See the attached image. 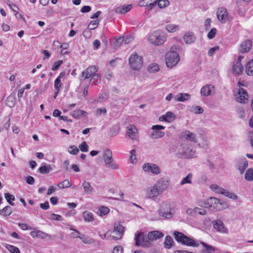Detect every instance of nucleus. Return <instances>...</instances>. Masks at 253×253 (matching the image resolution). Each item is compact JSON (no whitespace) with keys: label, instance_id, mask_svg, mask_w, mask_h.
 I'll return each instance as SVG.
<instances>
[{"label":"nucleus","instance_id":"obj_1","mask_svg":"<svg viewBox=\"0 0 253 253\" xmlns=\"http://www.w3.org/2000/svg\"><path fill=\"white\" fill-rule=\"evenodd\" d=\"M166 40V34L161 31H154L149 36L148 38L149 42L155 45L163 44Z\"/></svg>","mask_w":253,"mask_h":253},{"label":"nucleus","instance_id":"obj_2","mask_svg":"<svg viewBox=\"0 0 253 253\" xmlns=\"http://www.w3.org/2000/svg\"><path fill=\"white\" fill-rule=\"evenodd\" d=\"M129 65L133 70H139L143 65V58L136 52L133 53L129 58Z\"/></svg>","mask_w":253,"mask_h":253},{"label":"nucleus","instance_id":"obj_3","mask_svg":"<svg viewBox=\"0 0 253 253\" xmlns=\"http://www.w3.org/2000/svg\"><path fill=\"white\" fill-rule=\"evenodd\" d=\"M166 63L169 68H172L179 61L180 57L178 54L174 51H169L166 56Z\"/></svg>","mask_w":253,"mask_h":253},{"label":"nucleus","instance_id":"obj_4","mask_svg":"<svg viewBox=\"0 0 253 253\" xmlns=\"http://www.w3.org/2000/svg\"><path fill=\"white\" fill-rule=\"evenodd\" d=\"M135 245L141 246L144 248H149L152 246V243L148 235H145L142 233H139L135 237Z\"/></svg>","mask_w":253,"mask_h":253},{"label":"nucleus","instance_id":"obj_5","mask_svg":"<svg viewBox=\"0 0 253 253\" xmlns=\"http://www.w3.org/2000/svg\"><path fill=\"white\" fill-rule=\"evenodd\" d=\"M109 231L111 240H120L124 234V227L120 223H115L114 225V230Z\"/></svg>","mask_w":253,"mask_h":253},{"label":"nucleus","instance_id":"obj_6","mask_svg":"<svg viewBox=\"0 0 253 253\" xmlns=\"http://www.w3.org/2000/svg\"><path fill=\"white\" fill-rule=\"evenodd\" d=\"M178 153L181 157L184 158H192L195 155V152L193 150V149L190 148L188 144L186 143L181 145Z\"/></svg>","mask_w":253,"mask_h":253},{"label":"nucleus","instance_id":"obj_7","mask_svg":"<svg viewBox=\"0 0 253 253\" xmlns=\"http://www.w3.org/2000/svg\"><path fill=\"white\" fill-rule=\"evenodd\" d=\"M159 214L160 216L169 219L172 217V213L170 211V207L169 204L163 203L159 210Z\"/></svg>","mask_w":253,"mask_h":253},{"label":"nucleus","instance_id":"obj_8","mask_svg":"<svg viewBox=\"0 0 253 253\" xmlns=\"http://www.w3.org/2000/svg\"><path fill=\"white\" fill-rule=\"evenodd\" d=\"M154 185L158 188L159 191L162 193L169 188V180L167 177H162L158 179Z\"/></svg>","mask_w":253,"mask_h":253},{"label":"nucleus","instance_id":"obj_9","mask_svg":"<svg viewBox=\"0 0 253 253\" xmlns=\"http://www.w3.org/2000/svg\"><path fill=\"white\" fill-rule=\"evenodd\" d=\"M211 223L214 229L217 232L223 234H227L228 233V229L221 220L216 219L213 220Z\"/></svg>","mask_w":253,"mask_h":253},{"label":"nucleus","instance_id":"obj_10","mask_svg":"<svg viewBox=\"0 0 253 253\" xmlns=\"http://www.w3.org/2000/svg\"><path fill=\"white\" fill-rule=\"evenodd\" d=\"M143 169L146 172L151 171L155 174H158L161 172L160 168L154 164L147 163L144 164Z\"/></svg>","mask_w":253,"mask_h":253},{"label":"nucleus","instance_id":"obj_11","mask_svg":"<svg viewBox=\"0 0 253 253\" xmlns=\"http://www.w3.org/2000/svg\"><path fill=\"white\" fill-rule=\"evenodd\" d=\"M97 70L98 69L96 66H90L82 72V77L84 78V80L92 77L95 73H97Z\"/></svg>","mask_w":253,"mask_h":253},{"label":"nucleus","instance_id":"obj_12","mask_svg":"<svg viewBox=\"0 0 253 253\" xmlns=\"http://www.w3.org/2000/svg\"><path fill=\"white\" fill-rule=\"evenodd\" d=\"M248 97L247 91L243 88H240L238 94L236 95V100L239 102L245 103L248 100Z\"/></svg>","mask_w":253,"mask_h":253},{"label":"nucleus","instance_id":"obj_13","mask_svg":"<svg viewBox=\"0 0 253 253\" xmlns=\"http://www.w3.org/2000/svg\"><path fill=\"white\" fill-rule=\"evenodd\" d=\"M216 15L218 20L221 23H225L228 16L227 9L223 7L218 8L216 11Z\"/></svg>","mask_w":253,"mask_h":253},{"label":"nucleus","instance_id":"obj_14","mask_svg":"<svg viewBox=\"0 0 253 253\" xmlns=\"http://www.w3.org/2000/svg\"><path fill=\"white\" fill-rule=\"evenodd\" d=\"M161 194H162L161 192L159 191L155 185H153L147 189L146 192V197L149 199H153Z\"/></svg>","mask_w":253,"mask_h":253},{"label":"nucleus","instance_id":"obj_15","mask_svg":"<svg viewBox=\"0 0 253 253\" xmlns=\"http://www.w3.org/2000/svg\"><path fill=\"white\" fill-rule=\"evenodd\" d=\"M126 134L132 140H137L138 137L137 129L134 125H130L127 127Z\"/></svg>","mask_w":253,"mask_h":253},{"label":"nucleus","instance_id":"obj_16","mask_svg":"<svg viewBox=\"0 0 253 253\" xmlns=\"http://www.w3.org/2000/svg\"><path fill=\"white\" fill-rule=\"evenodd\" d=\"M209 202L211 208L214 210L219 211L222 208V203L220 200L215 197L210 198Z\"/></svg>","mask_w":253,"mask_h":253},{"label":"nucleus","instance_id":"obj_17","mask_svg":"<svg viewBox=\"0 0 253 253\" xmlns=\"http://www.w3.org/2000/svg\"><path fill=\"white\" fill-rule=\"evenodd\" d=\"M182 138L195 143L197 142V137L195 133L189 130H185L181 134Z\"/></svg>","mask_w":253,"mask_h":253},{"label":"nucleus","instance_id":"obj_18","mask_svg":"<svg viewBox=\"0 0 253 253\" xmlns=\"http://www.w3.org/2000/svg\"><path fill=\"white\" fill-rule=\"evenodd\" d=\"M183 40L187 44H192L196 41V37L192 32H186L183 36Z\"/></svg>","mask_w":253,"mask_h":253},{"label":"nucleus","instance_id":"obj_19","mask_svg":"<svg viewBox=\"0 0 253 253\" xmlns=\"http://www.w3.org/2000/svg\"><path fill=\"white\" fill-rule=\"evenodd\" d=\"M164 235V234L162 232L159 231H151L148 234V237L152 243L153 240L160 239L163 237Z\"/></svg>","mask_w":253,"mask_h":253},{"label":"nucleus","instance_id":"obj_20","mask_svg":"<svg viewBox=\"0 0 253 253\" xmlns=\"http://www.w3.org/2000/svg\"><path fill=\"white\" fill-rule=\"evenodd\" d=\"M214 88L213 85L207 84L203 86L201 89V94L202 96H207L211 94V89Z\"/></svg>","mask_w":253,"mask_h":253},{"label":"nucleus","instance_id":"obj_21","mask_svg":"<svg viewBox=\"0 0 253 253\" xmlns=\"http://www.w3.org/2000/svg\"><path fill=\"white\" fill-rule=\"evenodd\" d=\"M252 46V42L250 40H246L242 42L240 45V51L242 53L248 52Z\"/></svg>","mask_w":253,"mask_h":253},{"label":"nucleus","instance_id":"obj_22","mask_svg":"<svg viewBox=\"0 0 253 253\" xmlns=\"http://www.w3.org/2000/svg\"><path fill=\"white\" fill-rule=\"evenodd\" d=\"M132 8L131 4L120 6L115 9V12L117 13L125 14L129 11Z\"/></svg>","mask_w":253,"mask_h":253},{"label":"nucleus","instance_id":"obj_23","mask_svg":"<svg viewBox=\"0 0 253 253\" xmlns=\"http://www.w3.org/2000/svg\"><path fill=\"white\" fill-rule=\"evenodd\" d=\"M243 67L239 61H237L236 64L233 65L232 70L234 74L239 75L242 74Z\"/></svg>","mask_w":253,"mask_h":253},{"label":"nucleus","instance_id":"obj_24","mask_svg":"<svg viewBox=\"0 0 253 253\" xmlns=\"http://www.w3.org/2000/svg\"><path fill=\"white\" fill-rule=\"evenodd\" d=\"M182 244L191 247H198L199 244L193 239L186 236Z\"/></svg>","mask_w":253,"mask_h":253},{"label":"nucleus","instance_id":"obj_25","mask_svg":"<svg viewBox=\"0 0 253 253\" xmlns=\"http://www.w3.org/2000/svg\"><path fill=\"white\" fill-rule=\"evenodd\" d=\"M173 236L177 242L182 244L186 235L178 231H174Z\"/></svg>","mask_w":253,"mask_h":253},{"label":"nucleus","instance_id":"obj_26","mask_svg":"<svg viewBox=\"0 0 253 253\" xmlns=\"http://www.w3.org/2000/svg\"><path fill=\"white\" fill-rule=\"evenodd\" d=\"M190 94L188 93H178L175 97V99L176 101L178 102H184L186 100H188L190 98Z\"/></svg>","mask_w":253,"mask_h":253},{"label":"nucleus","instance_id":"obj_27","mask_svg":"<svg viewBox=\"0 0 253 253\" xmlns=\"http://www.w3.org/2000/svg\"><path fill=\"white\" fill-rule=\"evenodd\" d=\"M72 116L76 119H80L81 117H85L87 113L83 110H76L71 113Z\"/></svg>","mask_w":253,"mask_h":253},{"label":"nucleus","instance_id":"obj_28","mask_svg":"<svg viewBox=\"0 0 253 253\" xmlns=\"http://www.w3.org/2000/svg\"><path fill=\"white\" fill-rule=\"evenodd\" d=\"M124 41V38L123 37H120L111 42V45L114 48L117 49L121 46Z\"/></svg>","mask_w":253,"mask_h":253},{"label":"nucleus","instance_id":"obj_29","mask_svg":"<svg viewBox=\"0 0 253 253\" xmlns=\"http://www.w3.org/2000/svg\"><path fill=\"white\" fill-rule=\"evenodd\" d=\"M167 31L169 33H174L179 30V26L176 24H168L165 27Z\"/></svg>","mask_w":253,"mask_h":253},{"label":"nucleus","instance_id":"obj_30","mask_svg":"<svg viewBox=\"0 0 253 253\" xmlns=\"http://www.w3.org/2000/svg\"><path fill=\"white\" fill-rule=\"evenodd\" d=\"M16 98L14 95L11 94L8 96L6 100V104L9 107H13L15 104Z\"/></svg>","mask_w":253,"mask_h":253},{"label":"nucleus","instance_id":"obj_31","mask_svg":"<svg viewBox=\"0 0 253 253\" xmlns=\"http://www.w3.org/2000/svg\"><path fill=\"white\" fill-rule=\"evenodd\" d=\"M174 245L172 238L170 236H167L164 242V246L167 249L170 248Z\"/></svg>","mask_w":253,"mask_h":253},{"label":"nucleus","instance_id":"obj_32","mask_svg":"<svg viewBox=\"0 0 253 253\" xmlns=\"http://www.w3.org/2000/svg\"><path fill=\"white\" fill-rule=\"evenodd\" d=\"M246 72L248 75H253V59L247 63Z\"/></svg>","mask_w":253,"mask_h":253},{"label":"nucleus","instance_id":"obj_33","mask_svg":"<svg viewBox=\"0 0 253 253\" xmlns=\"http://www.w3.org/2000/svg\"><path fill=\"white\" fill-rule=\"evenodd\" d=\"M12 212V208L9 206H7L4 207L1 210H0V214L4 216L10 215Z\"/></svg>","mask_w":253,"mask_h":253},{"label":"nucleus","instance_id":"obj_34","mask_svg":"<svg viewBox=\"0 0 253 253\" xmlns=\"http://www.w3.org/2000/svg\"><path fill=\"white\" fill-rule=\"evenodd\" d=\"M84 192L86 194H91L93 191V188L91 187L90 183L87 181H84L82 184Z\"/></svg>","mask_w":253,"mask_h":253},{"label":"nucleus","instance_id":"obj_35","mask_svg":"<svg viewBox=\"0 0 253 253\" xmlns=\"http://www.w3.org/2000/svg\"><path fill=\"white\" fill-rule=\"evenodd\" d=\"M113 158V154L112 151L109 149H105L103 151V159L105 160H109Z\"/></svg>","mask_w":253,"mask_h":253},{"label":"nucleus","instance_id":"obj_36","mask_svg":"<svg viewBox=\"0 0 253 253\" xmlns=\"http://www.w3.org/2000/svg\"><path fill=\"white\" fill-rule=\"evenodd\" d=\"M52 170V168L50 165H44L41 167L39 169V172L42 174H47Z\"/></svg>","mask_w":253,"mask_h":253},{"label":"nucleus","instance_id":"obj_37","mask_svg":"<svg viewBox=\"0 0 253 253\" xmlns=\"http://www.w3.org/2000/svg\"><path fill=\"white\" fill-rule=\"evenodd\" d=\"M192 176L193 174L191 173H189L187 176L182 179L180 182V185H183L185 184H191L192 182L191 179Z\"/></svg>","mask_w":253,"mask_h":253},{"label":"nucleus","instance_id":"obj_38","mask_svg":"<svg viewBox=\"0 0 253 253\" xmlns=\"http://www.w3.org/2000/svg\"><path fill=\"white\" fill-rule=\"evenodd\" d=\"M245 178L248 181L253 180V169H248L245 175Z\"/></svg>","mask_w":253,"mask_h":253},{"label":"nucleus","instance_id":"obj_39","mask_svg":"<svg viewBox=\"0 0 253 253\" xmlns=\"http://www.w3.org/2000/svg\"><path fill=\"white\" fill-rule=\"evenodd\" d=\"M222 194L233 200H236L238 199V197L235 194L230 192L224 189H223V190L222 191Z\"/></svg>","mask_w":253,"mask_h":253},{"label":"nucleus","instance_id":"obj_40","mask_svg":"<svg viewBox=\"0 0 253 253\" xmlns=\"http://www.w3.org/2000/svg\"><path fill=\"white\" fill-rule=\"evenodd\" d=\"M157 5L160 8H164L169 5L168 0H157Z\"/></svg>","mask_w":253,"mask_h":253},{"label":"nucleus","instance_id":"obj_41","mask_svg":"<svg viewBox=\"0 0 253 253\" xmlns=\"http://www.w3.org/2000/svg\"><path fill=\"white\" fill-rule=\"evenodd\" d=\"M159 66L156 63H152L148 67L147 70L150 73H155L159 70Z\"/></svg>","mask_w":253,"mask_h":253},{"label":"nucleus","instance_id":"obj_42","mask_svg":"<svg viewBox=\"0 0 253 253\" xmlns=\"http://www.w3.org/2000/svg\"><path fill=\"white\" fill-rule=\"evenodd\" d=\"M105 166L107 168L112 170H117L119 169V165L114 161V160L111 161L110 163H109Z\"/></svg>","mask_w":253,"mask_h":253},{"label":"nucleus","instance_id":"obj_43","mask_svg":"<svg viewBox=\"0 0 253 253\" xmlns=\"http://www.w3.org/2000/svg\"><path fill=\"white\" fill-rule=\"evenodd\" d=\"M4 197L10 205H14V203L12 202V201L15 200V197L14 195L9 193H4Z\"/></svg>","mask_w":253,"mask_h":253},{"label":"nucleus","instance_id":"obj_44","mask_svg":"<svg viewBox=\"0 0 253 253\" xmlns=\"http://www.w3.org/2000/svg\"><path fill=\"white\" fill-rule=\"evenodd\" d=\"M57 186L60 189H63L70 187L71 186V183L68 180L65 179L62 182L58 183Z\"/></svg>","mask_w":253,"mask_h":253},{"label":"nucleus","instance_id":"obj_45","mask_svg":"<svg viewBox=\"0 0 253 253\" xmlns=\"http://www.w3.org/2000/svg\"><path fill=\"white\" fill-rule=\"evenodd\" d=\"M210 188L212 191L213 192L222 194V191L223 190V188L219 187L216 184H212L211 185Z\"/></svg>","mask_w":253,"mask_h":253},{"label":"nucleus","instance_id":"obj_46","mask_svg":"<svg viewBox=\"0 0 253 253\" xmlns=\"http://www.w3.org/2000/svg\"><path fill=\"white\" fill-rule=\"evenodd\" d=\"M5 248L7 250H8L11 253H20V250L19 249L15 246L10 245H6Z\"/></svg>","mask_w":253,"mask_h":253},{"label":"nucleus","instance_id":"obj_47","mask_svg":"<svg viewBox=\"0 0 253 253\" xmlns=\"http://www.w3.org/2000/svg\"><path fill=\"white\" fill-rule=\"evenodd\" d=\"M101 81V76L100 74H97L96 73L94 74V75L91 77L90 80V82L94 83L95 84H98L100 83Z\"/></svg>","mask_w":253,"mask_h":253},{"label":"nucleus","instance_id":"obj_48","mask_svg":"<svg viewBox=\"0 0 253 253\" xmlns=\"http://www.w3.org/2000/svg\"><path fill=\"white\" fill-rule=\"evenodd\" d=\"M164 134L165 133L163 131L154 130L151 133V136L153 138H158L162 137L164 135Z\"/></svg>","mask_w":253,"mask_h":253},{"label":"nucleus","instance_id":"obj_49","mask_svg":"<svg viewBox=\"0 0 253 253\" xmlns=\"http://www.w3.org/2000/svg\"><path fill=\"white\" fill-rule=\"evenodd\" d=\"M166 117L167 119V122L169 123L173 121L175 118L174 114L171 112H168L166 114Z\"/></svg>","mask_w":253,"mask_h":253},{"label":"nucleus","instance_id":"obj_50","mask_svg":"<svg viewBox=\"0 0 253 253\" xmlns=\"http://www.w3.org/2000/svg\"><path fill=\"white\" fill-rule=\"evenodd\" d=\"M79 152V149L76 146H71L69 147L68 152L72 155H77Z\"/></svg>","mask_w":253,"mask_h":253},{"label":"nucleus","instance_id":"obj_51","mask_svg":"<svg viewBox=\"0 0 253 253\" xmlns=\"http://www.w3.org/2000/svg\"><path fill=\"white\" fill-rule=\"evenodd\" d=\"M99 21L96 20L91 21L90 24L88 25V28L90 30H93L97 28L98 25Z\"/></svg>","mask_w":253,"mask_h":253},{"label":"nucleus","instance_id":"obj_52","mask_svg":"<svg viewBox=\"0 0 253 253\" xmlns=\"http://www.w3.org/2000/svg\"><path fill=\"white\" fill-rule=\"evenodd\" d=\"M248 167V163L247 160H244L242 165L239 166V170H240L241 174H242L244 170Z\"/></svg>","mask_w":253,"mask_h":253},{"label":"nucleus","instance_id":"obj_53","mask_svg":"<svg viewBox=\"0 0 253 253\" xmlns=\"http://www.w3.org/2000/svg\"><path fill=\"white\" fill-rule=\"evenodd\" d=\"M84 217L86 221L90 222L93 220V216L92 213L87 212H84L83 213Z\"/></svg>","mask_w":253,"mask_h":253},{"label":"nucleus","instance_id":"obj_54","mask_svg":"<svg viewBox=\"0 0 253 253\" xmlns=\"http://www.w3.org/2000/svg\"><path fill=\"white\" fill-rule=\"evenodd\" d=\"M135 150L132 149L130 152V156H129V160L131 163L134 164L136 162V156H135Z\"/></svg>","mask_w":253,"mask_h":253},{"label":"nucleus","instance_id":"obj_55","mask_svg":"<svg viewBox=\"0 0 253 253\" xmlns=\"http://www.w3.org/2000/svg\"><path fill=\"white\" fill-rule=\"evenodd\" d=\"M79 148L82 152H87L88 151V146L85 141H83L79 145Z\"/></svg>","mask_w":253,"mask_h":253},{"label":"nucleus","instance_id":"obj_56","mask_svg":"<svg viewBox=\"0 0 253 253\" xmlns=\"http://www.w3.org/2000/svg\"><path fill=\"white\" fill-rule=\"evenodd\" d=\"M216 33V29L215 28H212L208 34L207 37L209 39H212L215 37Z\"/></svg>","mask_w":253,"mask_h":253},{"label":"nucleus","instance_id":"obj_57","mask_svg":"<svg viewBox=\"0 0 253 253\" xmlns=\"http://www.w3.org/2000/svg\"><path fill=\"white\" fill-rule=\"evenodd\" d=\"M62 63V60H58L57 62H55L52 65V70L54 71L57 70Z\"/></svg>","mask_w":253,"mask_h":253},{"label":"nucleus","instance_id":"obj_58","mask_svg":"<svg viewBox=\"0 0 253 253\" xmlns=\"http://www.w3.org/2000/svg\"><path fill=\"white\" fill-rule=\"evenodd\" d=\"M61 80L59 78H56L54 81V87L56 90L59 91L60 87L62 86Z\"/></svg>","mask_w":253,"mask_h":253},{"label":"nucleus","instance_id":"obj_59","mask_svg":"<svg viewBox=\"0 0 253 253\" xmlns=\"http://www.w3.org/2000/svg\"><path fill=\"white\" fill-rule=\"evenodd\" d=\"M195 211H196V213H198L202 215H206L207 213V211L205 209L198 207L195 208Z\"/></svg>","mask_w":253,"mask_h":253},{"label":"nucleus","instance_id":"obj_60","mask_svg":"<svg viewBox=\"0 0 253 253\" xmlns=\"http://www.w3.org/2000/svg\"><path fill=\"white\" fill-rule=\"evenodd\" d=\"M99 210L101 216L106 215L109 212V209L106 207H102Z\"/></svg>","mask_w":253,"mask_h":253},{"label":"nucleus","instance_id":"obj_61","mask_svg":"<svg viewBox=\"0 0 253 253\" xmlns=\"http://www.w3.org/2000/svg\"><path fill=\"white\" fill-rule=\"evenodd\" d=\"M80 239L82 240L83 242L85 244L90 245L93 243V241L90 239H88L84 235H82Z\"/></svg>","mask_w":253,"mask_h":253},{"label":"nucleus","instance_id":"obj_62","mask_svg":"<svg viewBox=\"0 0 253 253\" xmlns=\"http://www.w3.org/2000/svg\"><path fill=\"white\" fill-rule=\"evenodd\" d=\"M113 253H123V247L121 246H117L114 248Z\"/></svg>","mask_w":253,"mask_h":253},{"label":"nucleus","instance_id":"obj_63","mask_svg":"<svg viewBox=\"0 0 253 253\" xmlns=\"http://www.w3.org/2000/svg\"><path fill=\"white\" fill-rule=\"evenodd\" d=\"M219 49L218 46H216L210 48L208 51V55L210 56H212L215 53V52Z\"/></svg>","mask_w":253,"mask_h":253},{"label":"nucleus","instance_id":"obj_64","mask_svg":"<svg viewBox=\"0 0 253 253\" xmlns=\"http://www.w3.org/2000/svg\"><path fill=\"white\" fill-rule=\"evenodd\" d=\"M106 109L104 108L97 109L95 111L96 115H100L101 114L105 115L106 113Z\"/></svg>","mask_w":253,"mask_h":253}]
</instances>
